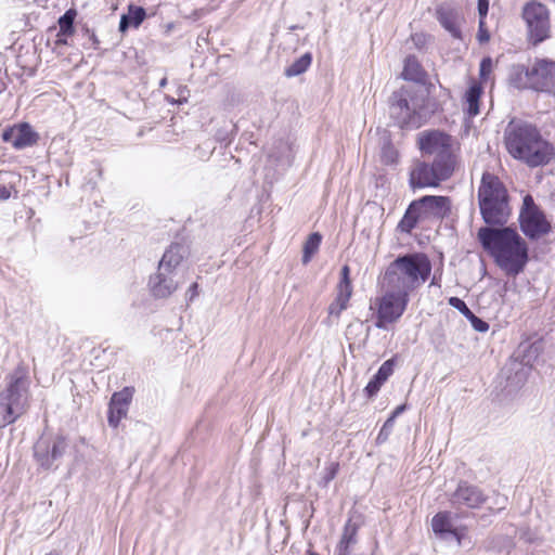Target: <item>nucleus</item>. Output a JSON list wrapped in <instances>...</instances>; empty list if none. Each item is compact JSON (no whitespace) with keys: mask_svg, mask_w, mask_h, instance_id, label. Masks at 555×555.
<instances>
[{"mask_svg":"<svg viewBox=\"0 0 555 555\" xmlns=\"http://www.w3.org/2000/svg\"><path fill=\"white\" fill-rule=\"evenodd\" d=\"M477 237L506 275L516 276L524 271L528 262V245L516 230L508 227H482Z\"/></svg>","mask_w":555,"mask_h":555,"instance_id":"f257e3e1","label":"nucleus"},{"mask_svg":"<svg viewBox=\"0 0 555 555\" xmlns=\"http://www.w3.org/2000/svg\"><path fill=\"white\" fill-rule=\"evenodd\" d=\"M508 154L530 168L547 165L555 157L554 145L545 140L538 127L525 120H512L504 130Z\"/></svg>","mask_w":555,"mask_h":555,"instance_id":"f03ea898","label":"nucleus"},{"mask_svg":"<svg viewBox=\"0 0 555 555\" xmlns=\"http://www.w3.org/2000/svg\"><path fill=\"white\" fill-rule=\"evenodd\" d=\"M389 113L400 128H421L433 113L428 90L422 85L402 86L389 99Z\"/></svg>","mask_w":555,"mask_h":555,"instance_id":"7ed1b4c3","label":"nucleus"},{"mask_svg":"<svg viewBox=\"0 0 555 555\" xmlns=\"http://www.w3.org/2000/svg\"><path fill=\"white\" fill-rule=\"evenodd\" d=\"M430 272L431 263L425 254H406L389 263L383 275L382 285L384 288L409 296L428 280Z\"/></svg>","mask_w":555,"mask_h":555,"instance_id":"20e7f679","label":"nucleus"},{"mask_svg":"<svg viewBox=\"0 0 555 555\" xmlns=\"http://www.w3.org/2000/svg\"><path fill=\"white\" fill-rule=\"evenodd\" d=\"M30 377L28 367L20 363L5 377L0 392V428L14 424L30 406Z\"/></svg>","mask_w":555,"mask_h":555,"instance_id":"39448f33","label":"nucleus"},{"mask_svg":"<svg viewBox=\"0 0 555 555\" xmlns=\"http://www.w3.org/2000/svg\"><path fill=\"white\" fill-rule=\"evenodd\" d=\"M478 204L483 221L489 225H503L511 215L508 195L503 183L492 173L485 172L478 189Z\"/></svg>","mask_w":555,"mask_h":555,"instance_id":"423d86ee","label":"nucleus"},{"mask_svg":"<svg viewBox=\"0 0 555 555\" xmlns=\"http://www.w3.org/2000/svg\"><path fill=\"white\" fill-rule=\"evenodd\" d=\"M409 296L390 288H385V293L371 299L370 310L375 319L374 325L379 330H389V326L397 323L403 315Z\"/></svg>","mask_w":555,"mask_h":555,"instance_id":"0eeeda50","label":"nucleus"},{"mask_svg":"<svg viewBox=\"0 0 555 555\" xmlns=\"http://www.w3.org/2000/svg\"><path fill=\"white\" fill-rule=\"evenodd\" d=\"M418 145L423 154L434 156L435 162H443L455 169L456 159L451 135L439 130L423 131L418 134Z\"/></svg>","mask_w":555,"mask_h":555,"instance_id":"6e6552de","label":"nucleus"},{"mask_svg":"<svg viewBox=\"0 0 555 555\" xmlns=\"http://www.w3.org/2000/svg\"><path fill=\"white\" fill-rule=\"evenodd\" d=\"M527 25L529 41L537 46L551 37L550 11L541 2L529 1L521 11Z\"/></svg>","mask_w":555,"mask_h":555,"instance_id":"1a4fd4ad","label":"nucleus"},{"mask_svg":"<svg viewBox=\"0 0 555 555\" xmlns=\"http://www.w3.org/2000/svg\"><path fill=\"white\" fill-rule=\"evenodd\" d=\"M519 223L522 233L530 240H539L552 230L551 221L529 194L524 197Z\"/></svg>","mask_w":555,"mask_h":555,"instance_id":"9d476101","label":"nucleus"},{"mask_svg":"<svg viewBox=\"0 0 555 555\" xmlns=\"http://www.w3.org/2000/svg\"><path fill=\"white\" fill-rule=\"evenodd\" d=\"M454 170L443 162H416L410 172V185L412 189L438 186L440 182L448 180Z\"/></svg>","mask_w":555,"mask_h":555,"instance_id":"9b49d317","label":"nucleus"},{"mask_svg":"<svg viewBox=\"0 0 555 555\" xmlns=\"http://www.w3.org/2000/svg\"><path fill=\"white\" fill-rule=\"evenodd\" d=\"M66 448L67 442L63 436L53 439L41 437L34 447V456L42 468L48 469L64 454Z\"/></svg>","mask_w":555,"mask_h":555,"instance_id":"f8f14e48","label":"nucleus"},{"mask_svg":"<svg viewBox=\"0 0 555 555\" xmlns=\"http://www.w3.org/2000/svg\"><path fill=\"white\" fill-rule=\"evenodd\" d=\"M533 90L538 92H555V61L537 59L531 65Z\"/></svg>","mask_w":555,"mask_h":555,"instance_id":"ddd939ff","label":"nucleus"},{"mask_svg":"<svg viewBox=\"0 0 555 555\" xmlns=\"http://www.w3.org/2000/svg\"><path fill=\"white\" fill-rule=\"evenodd\" d=\"M352 284L350 280V268L346 264L341 268L340 280L336 286V297L328 306V317L338 319L343 311L348 308L352 296Z\"/></svg>","mask_w":555,"mask_h":555,"instance_id":"4468645a","label":"nucleus"},{"mask_svg":"<svg viewBox=\"0 0 555 555\" xmlns=\"http://www.w3.org/2000/svg\"><path fill=\"white\" fill-rule=\"evenodd\" d=\"M433 531L446 541H455L457 546L465 545L466 533L464 528H455L449 513H438L431 519Z\"/></svg>","mask_w":555,"mask_h":555,"instance_id":"2eb2a0df","label":"nucleus"},{"mask_svg":"<svg viewBox=\"0 0 555 555\" xmlns=\"http://www.w3.org/2000/svg\"><path fill=\"white\" fill-rule=\"evenodd\" d=\"M134 389L125 387L120 391L114 392L108 406V424L116 428L120 421L127 416L129 405L133 397Z\"/></svg>","mask_w":555,"mask_h":555,"instance_id":"dca6fc26","label":"nucleus"},{"mask_svg":"<svg viewBox=\"0 0 555 555\" xmlns=\"http://www.w3.org/2000/svg\"><path fill=\"white\" fill-rule=\"evenodd\" d=\"M2 140L11 143L16 150H23L36 144L38 141V134L28 124H20L18 126L4 130L2 133Z\"/></svg>","mask_w":555,"mask_h":555,"instance_id":"f3484780","label":"nucleus"},{"mask_svg":"<svg viewBox=\"0 0 555 555\" xmlns=\"http://www.w3.org/2000/svg\"><path fill=\"white\" fill-rule=\"evenodd\" d=\"M485 502L483 493L475 486L467 482H461L451 496V503L454 506H466L469 508L479 507Z\"/></svg>","mask_w":555,"mask_h":555,"instance_id":"a211bd4d","label":"nucleus"},{"mask_svg":"<svg viewBox=\"0 0 555 555\" xmlns=\"http://www.w3.org/2000/svg\"><path fill=\"white\" fill-rule=\"evenodd\" d=\"M175 272L170 270H157V273L150 278V288L154 297L167 298L178 288L179 283L175 280Z\"/></svg>","mask_w":555,"mask_h":555,"instance_id":"6ab92c4d","label":"nucleus"},{"mask_svg":"<svg viewBox=\"0 0 555 555\" xmlns=\"http://www.w3.org/2000/svg\"><path fill=\"white\" fill-rule=\"evenodd\" d=\"M189 256V249L180 243L171 244L164 253L158 267L159 270H170L176 273V269Z\"/></svg>","mask_w":555,"mask_h":555,"instance_id":"aec40b11","label":"nucleus"},{"mask_svg":"<svg viewBox=\"0 0 555 555\" xmlns=\"http://www.w3.org/2000/svg\"><path fill=\"white\" fill-rule=\"evenodd\" d=\"M417 203H420L425 218L430 215L443 217L450 209V201L446 196L427 195L418 199Z\"/></svg>","mask_w":555,"mask_h":555,"instance_id":"412c9836","label":"nucleus"},{"mask_svg":"<svg viewBox=\"0 0 555 555\" xmlns=\"http://www.w3.org/2000/svg\"><path fill=\"white\" fill-rule=\"evenodd\" d=\"M509 83L517 89L533 90L531 79V66L527 67L522 64L512 65L508 72Z\"/></svg>","mask_w":555,"mask_h":555,"instance_id":"4be33fe9","label":"nucleus"},{"mask_svg":"<svg viewBox=\"0 0 555 555\" xmlns=\"http://www.w3.org/2000/svg\"><path fill=\"white\" fill-rule=\"evenodd\" d=\"M424 215L420 203L414 201L408 207L405 214L398 224V229L404 233H411V231L416 227L421 219H424Z\"/></svg>","mask_w":555,"mask_h":555,"instance_id":"5701e85b","label":"nucleus"},{"mask_svg":"<svg viewBox=\"0 0 555 555\" xmlns=\"http://www.w3.org/2000/svg\"><path fill=\"white\" fill-rule=\"evenodd\" d=\"M145 10L141 7L130 5L128 13L124 14L119 22V30L125 33L130 26L139 27L145 18Z\"/></svg>","mask_w":555,"mask_h":555,"instance_id":"b1692460","label":"nucleus"},{"mask_svg":"<svg viewBox=\"0 0 555 555\" xmlns=\"http://www.w3.org/2000/svg\"><path fill=\"white\" fill-rule=\"evenodd\" d=\"M482 88L478 83H473L464 95L465 111L468 116L474 117L479 114V100Z\"/></svg>","mask_w":555,"mask_h":555,"instance_id":"393cba45","label":"nucleus"},{"mask_svg":"<svg viewBox=\"0 0 555 555\" xmlns=\"http://www.w3.org/2000/svg\"><path fill=\"white\" fill-rule=\"evenodd\" d=\"M402 77L414 82H421L425 79V72L415 56L410 55L405 59Z\"/></svg>","mask_w":555,"mask_h":555,"instance_id":"a878e982","label":"nucleus"},{"mask_svg":"<svg viewBox=\"0 0 555 555\" xmlns=\"http://www.w3.org/2000/svg\"><path fill=\"white\" fill-rule=\"evenodd\" d=\"M438 20L440 24L448 30L454 38H460L461 31L457 26L456 14L452 10L439 9Z\"/></svg>","mask_w":555,"mask_h":555,"instance_id":"bb28decb","label":"nucleus"},{"mask_svg":"<svg viewBox=\"0 0 555 555\" xmlns=\"http://www.w3.org/2000/svg\"><path fill=\"white\" fill-rule=\"evenodd\" d=\"M358 527L351 520L347 521L337 546L338 555H348L349 546L356 542Z\"/></svg>","mask_w":555,"mask_h":555,"instance_id":"cd10ccee","label":"nucleus"},{"mask_svg":"<svg viewBox=\"0 0 555 555\" xmlns=\"http://www.w3.org/2000/svg\"><path fill=\"white\" fill-rule=\"evenodd\" d=\"M321 242L322 235L319 232H313L308 236L302 247L301 261L304 264H308L311 261L312 257L318 253Z\"/></svg>","mask_w":555,"mask_h":555,"instance_id":"c85d7f7f","label":"nucleus"},{"mask_svg":"<svg viewBox=\"0 0 555 555\" xmlns=\"http://www.w3.org/2000/svg\"><path fill=\"white\" fill-rule=\"evenodd\" d=\"M311 61V54L305 53L285 69V75L287 77H294L305 73L309 68Z\"/></svg>","mask_w":555,"mask_h":555,"instance_id":"c756f323","label":"nucleus"},{"mask_svg":"<svg viewBox=\"0 0 555 555\" xmlns=\"http://www.w3.org/2000/svg\"><path fill=\"white\" fill-rule=\"evenodd\" d=\"M76 16V12L73 10H68L65 12L63 16L59 20L60 29L63 34H72L73 33V24Z\"/></svg>","mask_w":555,"mask_h":555,"instance_id":"7c9ffc66","label":"nucleus"},{"mask_svg":"<svg viewBox=\"0 0 555 555\" xmlns=\"http://www.w3.org/2000/svg\"><path fill=\"white\" fill-rule=\"evenodd\" d=\"M338 470H339V463L331 462L330 464H327L324 469V475L321 479L320 485L322 487H327L328 483L336 477Z\"/></svg>","mask_w":555,"mask_h":555,"instance_id":"2f4dec72","label":"nucleus"},{"mask_svg":"<svg viewBox=\"0 0 555 555\" xmlns=\"http://www.w3.org/2000/svg\"><path fill=\"white\" fill-rule=\"evenodd\" d=\"M393 366H395L393 359H389V360L385 361L378 369L377 373L375 374L377 376V379H382V382L385 383L392 375Z\"/></svg>","mask_w":555,"mask_h":555,"instance_id":"473e14b6","label":"nucleus"},{"mask_svg":"<svg viewBox=\"0 0 555 555\" xmlns=\"http://www.w3.org/2000/svg\"><path fill=\"white\" fill-rule=\"evenodd\" d=\"M448 302L451 307L459 310L466 319L473 313V311L467 307V305L459 297H450L448 299Z\"/></svg>","mask_w":555,"mask_h":555,"instance_id":"72a5a7b5","label":"nucleus"},{"mask_svg":"<svg viewBox=\"0 0 555 555\" xmlns=\"http://www.w3.org/2000/svg\"><path fill=\"white\" fill-rule=\"evenodd\" d=\"M384 382L382 379H377V376L374 375L373 378L369 382L366 387L364 388L365 393L369 398L374 397L383 386Z\"/></svg>","mask_w":555,"mask_h":555,"instance_id":"f704fd0d","label":"nucleus"},{"mask_svg":"<svg viewBox=\"0 0 555 555\" xmlns=\"http://www.w3.org/2000/svg\"><path fill=\"white\" fill-rule=\"evenodd\" d=\"M393 423L395 422H392V418H388L384 423V425H383V427H382V429H380V431H379V434L377 436V442L378 443H382V442L387 440L388 436L390 435V433L392 430Z\"/></svg>","mask_w":555,"mask_h":555,"instance_id":"c9c22d12","label":"nucleus"},{"mask_svg":"<svg viewBox=\"0 0 555 555\" xmlns=\"http://www.w3.org/2000/svg\"><path fill=\"white\" fill-rule=\"evenodd\" d=\"M467 320L470 321L473 327L477 332L485 333L489 330V324L483 320L479 319L477 315H475L474 312L472 313V315L467 318Z\"/></svg>","mask_w":555,"mask_h":555,"instance_id":"e433bc0d","label":"nucleus"},{"mask_svg":"<svg viewBox=\"0 0 555 555\" xmlns=\"http://www.w3.org/2000/svg\"><path fill=\"white\" fill-rule=\"evenodd\" d=\"M363 330V324L362 322H356V323H351L347 326V330H346V337L347 339H352L353 338V334L356 333H361Z\"/></svg>","mask_w":555,"mask_h":555,"instance_id":"4c0bfd02","label":"nucleus"},{"mask_svg":"<svg viewBox=\"0 0 555 555\" xmlns=\"http://www.w3.org/2000/svg\"><path fill=\"white\" fill-rule=\"evenodd\" d=\"M383 152H384V157H386V159H383V162L385 164L389 165V164H395L397 162V159H395L396 152L393 151V149L390 145L384 146Z\"/></svg>","mask_w":555,"mask_h":555,"instance_id":"58836bf2","label":"nucleus"},{"mask_svg":"<svg viewBox=\"0 0 555 555\" xmlns=\"http://www.w3.org/2000/svg\"><path fill=\"white\" fill-rule=\"evenodd\" d=\"M489 10V0H478L479 21H485Z\"/></svg>","mask_w":555,"mask_h":555,"instance_id":"ea45409f","label":"nucleus"},{"mask_svg":"<svg viewBox=\"0 0 555 555\" xmlns=\"http://www.w3.org/2000/svg\"><path fill=\"white\" fill-rule=\"evenodd\" d=\"M490 39L488 30L485 28V21H479L478 40L480 42H487Z\"/></svg>","mask_w":555,"mask_h":555,"instance_id":"a19ab883","label":"nucleus"},{"mask_svg":"<svg viewBox=\"0 0 555 555\" xmlns=\"http://www.w3.org/2000/svg\"><path fill=\"white\" fill-rule=\"evenodd\" d=\"M491 67H492V62L490 59H483L480 63V74L482 76L487 75L488 73H490L491 70Z\"/></svg>","mask_w":555,"mask_h":555,"instance_id":"79ce46f5","label":"nucleus"},{"mask_svg":"<svg viewBox=\"0 0 555 555\" xmlns=\"http://www.w3.org/2000/svg\"><path fill=\"white\" fill-rule=\"evenodd\" d=\"M198 295V284L197 283H193L188 292H186V296L189 297L190 300H193L196 296Z\"/></svg>","mask_w":555,"mask_h":555,"instance_id":"37998d69","label":"nucleus"},{"mask_svg":"<svg viewBox=\"0 0 555 555\" xmlns=\"http://www.w3.org/2000/svg\"><path fill=\"white\" fill-rule=\"evenodd\" d=\"M11 196V191L5 185H0V199H8Z\"/></svg>","mask_w":555,"mask_h":555,"instance_id":"c03bdc74","label":"nucleus"},{"mask_svg":"<svg viewBox=\"0 0 555 555\" xmlns=\"http://www.w3.org/2000/svg\"><path fill=\"white\" fill-rule=\"evenodd\" d=\"M404 405L397 406L389 418H392V422H395L396 417L400 415L404 411Z\"/></svg>","mask_w":555,"mask_h":555,"instance_id":"a18cd8bd","label":"nucleus"},{"mask_svg":"<svg viewBox=\"0 0 555 555\" xmlns=\"http://www.w3.org/2000/svg\"><path fill=\"white\" fill-rule=\"evenodd\" d=\"M167 85V78H163L159 82V87L164 88Z\"/></svg>","mask_w":555,"mask_h":555,"instance_id":"49530a36","label":"nucleus"},{"mask_svg":"<svg viewBox=\"0 0 555 555\" xmlns=\"http://www.w3.org/2000/svg\"><path fill=\"white\" fill-rule=\"evenodd\" d=\"M269 157H274V158L279 159V156H276V155H275V154H273V153H269Z\"/></svg>","mask_w":555,"mask_h":555,"instance_id":"de8ad7c7","label":"nucleus"},{"mask_svg":"<svg viewBox=\"0 0 555 555\" xmlns=\"http://www.w3.org/2000/svg\"><path fill=\"white\" fill-rule=\"evenodd\" d=\"M282 149L286 150V145L283 142H280Z\"/></svg>","mask_w":555,"mask_h":555,"instance_id":"09e8293b","label":"nucleus"},{"mask_svg":"<svg viewBox=\"0 0 555 555\" xmlns=\"http://www.w3.org/2000/svg\"><path fill=\"white\" fill-rule=\"evenodd\" d=\"M46 555H59V554L56 552H50V553H48Z\"/></svg>","mask_w":555,"mask_h":555,"instance_id":"8fccbe9b","label":"nucleus"},{"mask_svg":"<svg viewBox=\"0 0 555 555\" xmlns=\"http://www.w3.org/2000/svg\"><path fill=\"white\" fill-rule=\"evenodd\" d=\"M2 92V89L0 88V93Z\"/></svg>","mask_w":555,"mask_h":555,"instance_id":"3c124183","label":"nucleus"}]
</instances>
